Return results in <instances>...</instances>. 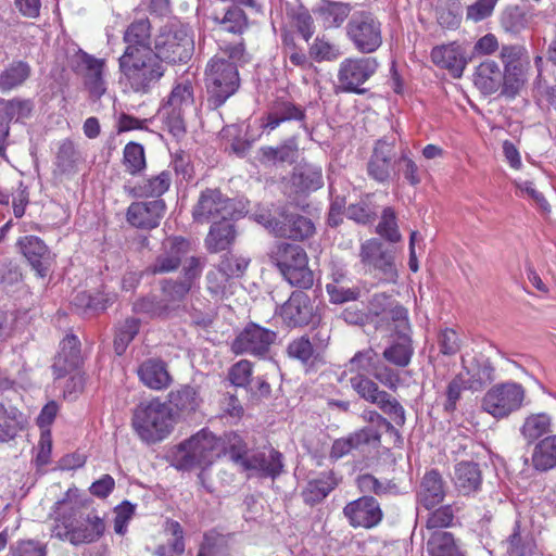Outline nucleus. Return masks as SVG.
Returning a JSON list of instances; mask_svg holds the SVG:
<instances>
[{"label": "nucleus", "instance_id": "nucleus-1", "mask_svg": "<svg viewBox=\"0 0 556 556\" xmlns=\"http://www.w3.org/2000/svg\"><path fill=\"white\" fill-rule=\"evenodd\" d=\"M250 54L244 42H226L219 45V52L205 67V86L210 108L222 106L240 87L239 67L249 63Z\"/></svg>", "mask_w": 556, "mask_h": 556}, {"label": "nucleus", "instance_id": "nucleus-2", "mask_svg": "<svg viewBox=\"0 0 556 556\" xmlns=\"http://www.w3.org/2000/svg\"><path fill=\"white\" fill-rule=\"evenodd\" d=\"M121 78L136 93H149L161 80L166 66L153 50H131L118 58Z\"/></svg>", "mask_w": 556, "mask_h": 556}, {"label": "nucleus", "instance_id": "nucleus-3", "mask_svg": "<svg viewBox=\"0 0 556 556\" xmlns=\"http://www.w3.org/2000/svg\"><path fill=\"white\" fill-rule=\"evenodd\" d=\"M175 424L173 408L160 397L142 401L132 410L131 427L139 439L148 444L165 440Z\"/></svg>", "mask_w": 556, "mask_h": 556}, {"label": "nucleus", "instance_id": "nucleus-4", "mask_svg": "<svg viewBox=\"0 0 556 556\" xmlns=\"http://www.w3.org/2000/svg\"><path fill=\"white\" fill-rule=\"evenodd\" d=\"M224 454H226V442L208 429L203 428L177 446L174 453V463L181 470H190L195 467L204 468Z\"/></svg>", "mask_w": 556, "mask_h": 556}, {"label": "nucleus", "instance_id": "nucleus-5", "mask_svg": "<svg viewBox=\"0 0 556 556\" xmlns=\"http://www.w3.org/2000/svg\"><path fill=\"white\" fill-rule=\"evenodd\" d=\"M193 104L194 87L192 81L187 78L177 80L160 109L164 124L175 137L185 134V115Z\"/></svg>", "mask_w": 556, "mask_h": 556}, {"label": "nucleus", "instance_id": "nucleus-6", "mask_svg": "<svg viewBox=\"0 0 556 556\" xmlns=\"http://www.w3.org/2000/svg\"><path fill=\"white\" fill-rule=\"evenodd\" d=\"M526 389L515 381L492 386L483 395L481 408L493 418L501 420L518 412L525 403Z\"/></svg>", "mask_w": 556, "mask_h": 556}, {"label": "nucleus", "instance_id": "nucleus-7", "mask_svg": "<svg viewBox=\"0 0 556 556\" xmlns=\"http://www.w3.org/2000/svg\"><path fill=\"white\" fill-rule=\"evenodd\" d=\"M193 51V37L185 26L164 29L154 40L153 52L163 64L187 63Z\"/></svg>", "mask_w": 556, "mask_h": 556}, {"label": "nucleus", "instance_id": "nucleus-8", "mask_svg": "<svg viewBox=\"0 0 556 556\" xmlns=\"http://www.w3.org/2000/svg\"><path fill=\"white\" fill-rule=\"evenodd\" d=\"M276 264L285 279L294 287L308 289L314 283V274L308 268L306 252L296 244H280L276 252Z\"/></svg>", "mask_w": 556, "mask_h": 556}, {"label": "nucleus", "instance_id": "nucleus-9", "mask_svg": "<svg viewBox=\"0 0 556 556\" xmlns=\"http://www.w3.org/2000/svg\"><path fill=\"white\" fill-rule=\"evenodd\" d=\"M346 36L357 51L372 53L382 43L381 23L371 12H354L346 25Z\"/></svg>", "mask_w": 556, "mask_h": 556}, {"label": "nucleus", "instance_id": "nucleus-10", "mask_svg": "<svg viewBox=\"0 0 556 556\" xmlns=\"http://www.w3.org/2000/svg\"><path fill=\"white\" fill-rule=\"evenodd\" d=\"M352 389L365 401L376 404L397 426L405 424V410L400 402L387 391L380 390L377 382L367 375H355L351 377Z\"/></svg>", "mask_w": 556, "mask_h": 556}, {"label": "nucleus", "instance_id": "nucleus-11", "mask_svg": "<svg viewBox=\"0 0 556 556\" xmlns=\"http://www.w3.org/2000/svg\"><path fill=\"white\" fill-rule=\"evenodd\" d=\"M236 214L235 203L219 189L206 188L192 207V218L199 224L217 223L232 219Z\"/></svg>", "mask_w": 556, "mask_h": 556}, {"label": "nucleus", "instance_id": "nucleus-12", "mask_svg": "<svg viewBox=\"0 0 556 556\" xmlns=\"http://www.w3.org/2000/svg\"><path fill=\"white\" fill-rule=\"evenodd\" d=\"M376 58H348L344 59L338 70L337 88L342 92L362 94L365 89L361 88L377 71Z\"/></svg>", "mask_w": 556, "mask_h": 556}, {"label": "nucleus", "instance_id": "nucleus-13", "mask_svg": "<svg viewBox=\"0 0 556 556\" xmlns=\"http://www.w3.org/2000/svg\"><path fill=\"white\" fill-rule=\"evenodd\" d=\"M501 59L504 63V91L514 96L527 81L530 67L528 50L519 45L504 46L501 50Z\"/></svg>", "mask_w": 556, "mask_h": 556}, {"label": "nucleus", "instance_id": "nucleus-14", "mask_svg": "<svg viewBox=\"0 0 556 556\" xmlns=\"http://www.w3.org/2000/svg\"><path fill=\"white\" fill-rule=\"evenodd\" d=\"M276 332L254 323L244 327L232 340L230 350L236 355L263 358L276 340Z\"/></svg>", "mask_w": 556, "mask_h": 556}, {"label": "nucleus", "instance_id": "nucleus-15", "mask_svg": "<svg viewBox=\"0 0 556 556\" xmlns=\"http://www.w3.org/2000/svg\"><path fill=\"white\" fill-rule=\"evenodd\" d=\"M51 538L74 545L76 527L79 522V504L67 493L64 498L54 503L52 510Z\"/></svg>", "mask_w": 556, "mask_h": 556}, {"label": "nucleus", "instance_id": "nucleus-16", "mask_svg": "<svg viewBox=\"0 0 556 556\" xmlns=\"http://www.w3.org/2000/svg\"><path fill=\"white\" fill-rule=\"evenodd\" d=\"M73 68L84 77L85 86L91 96L100 98L105 93L104 59H98L83 50H78L73 56Z\"/></svg>", "mask_w": 556, "mask_h": 556}, {"label": "nucleus", "instance_id": "nucleus-17", "mask_svg": "<svg viewBox=\"0 0 556 556\" xmlns=\"http://www.w3.org/2000/svg\"><path fill=\"white\" fill-rule=\"evenodd\" d=\"M395 137H384L376 141L367 163L368 176L380 182H388L396 165Z\"/></svg>", "mask_w": 556, "mask_h": 556}, {"label": "nucleus", "instance_id": "nucleus-18", "mask_svg": "<svg viewBox=\"0 0 556 556\" xmlns=\"http://www.w3.org/2000/svg\"><path fill=\"white\" fill-rule=\"evenodd\" d=\"M343 515L349 525L355 529H372L383 519V511L378 501L367 495L349 502L343 508Z\"/></svg>", "mask_w": 556, "mask_h": 556}, {"label": "nucleus", "instance_id": "nucleus-19", "mask_svg": "<svg viewBox=\"0 0 556 556\" xmlns=\"http://www.w3.org/2000/svg\"><path fill=\"white\" fill-rule=\"evenodd\" d=\"M190 243L181 237H169L162 243V249L154 262L148 267L153 275L173 273L181 264V260L188 254Z\"/></svg>", "mask_w": 556, "mask_h": 556}, {"label": "nucleus", "instance_id": "nucleus-20", "mask_svg": "<svg viewBox=\"0 0 556 556\" xmlns=\"http://www.w3.org/2000/svg\"><path fill=\"white\" fill-rule=\"evenodd\" d=\"M381 441L380 432L374 427H364L346 437L333 441L330 450V458L338 460L351 452L363 450L365 446L378 447Z\"/></svg>", "mask_w": 556, "mask_h": 556}, {"label": "nucleus", "instance_id": "nucleus-21", "mask_svg": "<svg viewBox=\"0 0 556 556\" xmlns=\"http://www.w3.org/2000/svg\"><path fill=\"white\" fill-rule=\"evenodd\" d=\"M276 236L293 240H303L313 235L315 227L309 218L293 213H283L279 218L264 223Z\"/></svg>", "mask_w": 556, "mask_h": 556}, {"label": "nucleus", "instance_id": "nucleus-22", "mask_svg": "<svg viewBox=\"0 0 556 556\" xmlns=\"http://www.w3.org/2000/svg\"><path fill=\"white\" fill-rule=\"evenodd\" d=\"M166 211L164 200L132 202L126 213L127 222L139 229H154L160 225Z\"/></svg>", "mask_w": 556, "mask_h": 556}, {"label": "nucleus", "instance_id": "nucleus-23", "mask_svg": "<svg viewBox=\"0 0 556 556\" xmlns=\"http://www.w3.org/2000/svg\"><path fill=\"white\" fill-rule=\"evenodd\" d=\"M250 260H239L236 268L229 266V261H220L217 267L206 275L207 290L216 299H224L230 293V279L241 277L247 270Z\"/></svg>", "mask_w": 556, "mask_h": 556}, {"label": "nucleus", "instance_id": "nucleus-24", "mask_svg": "<svg viewBox=\"0 0 556 556\" xmlns=\"http://www.w3.org/2000/svg\"><path fill=\"white\" fill-rule=\"evenodd\" d=\"M314 313L309 296L302 291L292 292L288 301L280 307V316L289 327L308 325L313 320Z\"/></svg>", "mask_w": 556, "mask_h": 556}, {"label": "nucleus", "instance_id": "nucleus-25", "mask_svg": "<svg viewBox=\"0 0 556 556\" xmlns=\"http://www.w3.org/2000/svg\"><path fill=\"white\" fill-rule=\"evenodd\" d=\"M136 372L139 381L152 391L166 390L173 383L167 363L157 357L142 361Z\"/></svg>", "mask_w": 556, "mask_h": 556}, {"label": "nucleus", "instance_id": "nucleus-26", "mask_svg": "<svg viewBox=\"0 0 556 556\" xmlns=\"http://www.w3.org/2000/svg\"><path fill=\"white\" fill-rule=\"evenodd\" d=\"M244 470L254 471L260 477L275 479L283 468L282 454L274 448H266L254 452L245 459H242Z\"/></svg>", "mask_w": 556, "mask_h": 556}, {"label": "nucleus", "instance_id": "nucleus-27", "mask_svg": "<svg viewBox=\"0 0 556 556\" xmlns=\"http://www.w3.org/2000/svg\"><path fill=\"white\" fill-rule=\"evenodd\" d=\"M80 343L76 336L67 334L60 343V351L52 365L55 378L60 379L77 369L81 364Z\"/></svg>", "mask_w": 556, "mask_h": 556}, {"label": "nucleus", "instance_id": "nucleus-28", "mask_svg": "<svg viewBox=\"0 0 556 556\" xmlns=\"http://www.w3.org/2000/svg\"><path fill=\"white\" fill-rule=\"evenodd\" d=\"M176 416H190L195 413L203 403L200 387L181 384L167 394L166 402Z\"/></svg>", "mask_w": 556, "mask_h": 556}, {"label": "nucleus", "instance_id": "nucleus-29", "mask_svg": "<svg viewBox=\"0 0 556 556\" xmlns=\"http://www.w3.org/2000/svg\"><path fill=\"white\" fill-rule=\"evenodd\" d=\"M432 62L454 77H462L467 65V59L462 46L456 42L434 47L431 51Z\"/></svg>", "mask_w": 556, "mask_h": 556}, {"label": "nucleus", "instance_id": "nucleus-30", "mask_svg": "<svg viewBox=\"0 0 556 556\" xmlns=\"http://www.w3.org/2000/svg\"><path fill=\"white\" fill-rule=\"evenodd\" d=\"M23 255L37 275L46 277L50 266V253L45 242L35 236H26L18 241Z\"/></svg>", "mask_w": 556, "mask_h": 556}, {"label": "nucleus", "instance_id": "nucleus-31", "mask_svg": "<svg viewBox=\"0 0 556 556\" xmlns=\"http://www.w3.org/2000/svg\"><path fill=\"white\" fill-rule=\"evenodd\" d=\"M305 113L301 106L290 100L279 98L271 103L262 126L271 131L285 122L303 121Z\"/></svg>", "mask_w": 556, "mask_h": 556}, {"label": "nucleus", "instance_id": "nucleus-32", "mask_svg": "<svg viewBox=\"0 0 556 556\" xmlns=\"http://www.w3.org/2000/svg\"><path fill=\"white\" fill-rule=\"evenodd\" d=\"M74 546L91 544L100 540L105 531V522L96 511L85 514L79 505V522L76 527Z\"/></svg>", "mask_w": 556, "mask_h": 556}, {"label": "nucleus", "instance_id": "nucleus-33", "mask_svg": "<svg viewBox=\"0 0 556 556\" xmlns=\"http://www.w3.org/2000/svg\"><path fill=\"white\" fill-rule=\"evenodd\" d=\"M494 367L489 359L473 358L469 364L463 359L465 383L468 390L477 392L494 380Z\"/></svg>", "mask_w": 556, "mask_h": 556}, {"label": "nucleus", "instance_id": "nucleus-34", "mask_svg": "<svg viewBox=\"0 0 556 556\" xmlns=\"http://www.w3.org/2000/svg\"><path fill=\"white\" fill-rule=\"evenodd\" d=\"M473 83L482 93L492 94L504 86L503 71L495 61L485 60L477 66Z\"/></svg>", "mask_w": 556, "mask_h": 556}, {"label": "nucleus", "instance_id": "nucleus-35", "mask_svg": "<svg viewBox=\"0 0 556 556\" xmlns=\"http://www.w3.org/2000/svg\"><path fill=\"white\" fill-rule=\"evenodd\" d=\"M454 483L463 495L478 492L482 484V473L479 465L473 462H460L455 466Z\"/></svg>", "mask_w": 556, "mask_h": 556}, {"label": "nucleus", "instance_id": "nucleus-36", "mask_svg": "<svg viewBox=\"0 0 556 556\" xmlns=\"http://www.w3.org/2000/svg\"><path fill=\"white\" fill-rule=\"evenodd\" d=\"M151 25L148 18H139L127 26L123 35L124 52L153 50L151 48Z\"/></svg>", "mask_w": 556, "mask_h": 556}, {"label": "nucleus", "instance_id": "nucleus-37", "mask_svg": "<svg viewBox=\"0 0 556 556\" xmlns=\"http://www.w3.org/2000/svg\"><path fill=\"white\" fill-rule=\"evenodd\" d=\"M507 556H535L538 547L532 534L521 529L520 521L516 520L513 531L505 541Z\"/></svg>", "mask_w": 556, "mask_h": 556}, {"label": "nucleus", "instance_id": "nucleus-38", "mask_svg": "<svg viewBox=\"0 0 556 556\" xmlns=\"http://www.w3.org/2000/svg\"><path fill=\"white\" fill-rule=\"evenodd\" d=\"M445 496L444 482L441 475L431 470L427 472L421 481L418 500L427 509L440 504Z\"/></svg>", "mask_w": 556, "mask_h": 556}, {"label": "nucleus", "instance_id": "nucleus-39", "mask_svg": "<svg viewBox=\"0 0 556 556\" xmlns=\"http://www.w3.org/2000/svg\"><path fill=\"white\" fill-rule=\"evenodd\" d=\"M236 230L231 219L212 224L205 238V247L211 253L227 250L235 241Z\"/></svg>", "mask_w": 556, "mask_h": 556}, {"label": "nucleus", "instance_id": "nucleus-40", "mask_svg": "<svg viewBox=\"0 0 556 556\" xmlns=\"http://www.w3.org/2000/svg\"><path fill=\"white\" fill-rule=\"evenodd\" d=\"M339 484V479L332 471L323 472L318 478L309 480L302 492L306 504L314 505L323 501Z\"/></svg>", "mask_w": 556, "mask_h": 556}, {"label": "nucleus", "instance_id": "nucleus-41", "mask_svg": "<svg viewBox=\"0 0 556 556\" xmlns=\"http://www.w3.org/2000/svg\"><path fill=\"white\" fill-rule=\"evenodd\" d=\"M172 185V174L168 170H162L157 175H152L138 181L131 189L137 198H160Z\"/></svg>", "mask_w": 556, "mask_h": 556}, {"label": "nucleus", "instance_id": "nucleus-42", "mask_svg": "<svg viewBox=\"0 0 556 556\" xmlns=\"http://www.w3.org/2000/svg\"><path fill=\"white\" fill-rule=\"evenodd\" d=\"M26 417L16 407L0 403V442L13 440L26 425Z\"/></svg>", "mask_w": 556, "mask_h": 556}, {"label": "nucleus", "instance_id": "nucleus-43", "mask_svg": "<svg viewBox=\"0 0 556 556\" xmlns=\"http://www.w3.org/2000/svg\"><path fill=\"white\" fill-rule=\"evenodd\" d=\"M531 463L539 471H547L556 467V434L542 439L534 446Z\"/></svg>", "mask_w": 556, "mask_h": 556}, {"label": "nucleus", "instance_id": "nucleus-44", "mask_svg": "<svg viewBox=\"0 0 556 556\" xmlns=\"http://www.w3.org/2000/svg\"><path fill=\"white\" fill-rule=\"evenodd\" d=\"M31 67L25 61H13L0 73V90L11 91L22 86L30 76Z\"/></svg>", "mask_w": 556, "mask_h": 556}, {"label": "nucleus", "instance_id": "nucleus-45", "mask_svg": "<svg viewBox=\"0 0 556 556\" xmlns=\"http://www.w3.org/2000/svg\"><path fill=\"white\" fill-rule=\"evenodd\" d=\"M429 556H464L459 551L452 533L433 531L427 539Z\"/></svg>", "mask_w": 556, "mask_h": 556}, {"label": "nucleus", "instance_id": "nucleus-46", "mask_svg": "<svg viewBox=\"0 0 556 556\" xmlns=\"http://www.w3.org/2000/svg\"><path fill=\"white\" fill-rule=\"evenodd\" d=\"M552 418L545 413L531 414L525 418L520 434L528 444L549 432Z\"/></svg>", "mask_w": 556, "mask_h": 556}, {"label": "nucleus", "instance_id": "nucleus-47", "mask_svg": "<svg viewBox=\"0 0 556 556\" xmlns=\"http://www.w3.org/2000/svg\"><path fill=\"white\" fill-rule=\"evenodd\" d=\"M413 353L410 339L407 336H401L397 341L384 349L382 356L397 367H406L410 363Z\"/></svg>", "mask_w": 556, "mask_h": 556}, {"label": "nucleus", "instance_id": "nucleus-48", "mask_svg": "<svg viewBox=\"0 0 556 556\" xmlns=\"http://www.w3.org/2000/svg\"><path fill=\"white\" fill-rule=\"evenodd\" d=\"M197 556H231L228 538L216 531L206 532Z\"/></svg>", "mask_w": 556, "mask_h": 556}, {"label": "nucleus", "instance_id": "nucleus-49", "mask_svg": "<svg viewBox=\"0 0 556 556\" xmlns=\"http://www.w3.org/2000/svg\"><path fill=\"white\" fill-rule=\"evenodd\" d=\"M350 11L348 3L328 2L320 7L319 14L326 28H337L343 24Z\"/></svg>", "mask_w": 556, "mask_h": 556}, {"label": "nucleus", "instance_id": "nucleus-50", "mask_svg": "<svg viewBox=\"0 0 556 556\" xmlns=\"http://www.w3.org/2000/svg\"><path fill=\"white\" fill-rule=\"evenodd\" d=\"M342 54L343 52L341 51L340 46L331 42L325 36L316 37L309 47V55L316 62L336 61Z\"/></svg>", "mask_w": 556, "mask_h": 556}, {"label": "nucleus", "instance_id": "nucleus-51", "mask_svg": "<svg viewBox=\"0 0 556 556\" xmlns=\"http://www.w3.org/2000/svg\"><path fill=\"white\" fill-rule=\"evenodd\" d=\"M357 488L363 493H374L378 496L396 493L397 486L390 480L381 481L370 473H364L356 479Z\"/></svg>", "mask_w": 556, "mask_h": 556}, {"label": "nucleus", "instance_id": "nucleus-52", "mask_svg": "<svg viewBox=\"0 0 556 556\" xmlns=\"http://www.w3.org/2000/svg\"><path fill=\"white\" fill-rule=\"evenodd\" d=\"M0 111L7 121H22L30 116L33 103L30 100L14 98L11 100L0 99Z\"/></svg>", "mask_w": 556, "mask_h": 556}, {"label": "nucleus", "instance_id": "nucleus-53", "mask_svg": "<svg viewBox=\"0 0 556 556\" xmlns=\"http://www.w3.org/2000/svg\"><path fill=\"white\" fill-rule=\"evenodd\" d=\"M377 357V352L371 348L358 351L349 361L348 370L350 372H355L356 375H367L368 372L372 374L375 366L379 363Z\"/></svg>", "mask_w": 556, "mask_h": 556}, {"label": "nucleus", "instance_id": "nucleus-54", "mask_svg": "<svg viewBox=\"0 0 556 556\" xmlns=\"http://www.w3.org/2000/svg\"><path fill=\"white\" fill-rule=\"evenodd\" d=\"M123 163L130 175L142 172L147 165L143 147L137 142H128L124 148Z\"/></svg>", "mask_w": 556, "mask_h": 556}, {"label": "nucleus", "instance_id": "nucleus-55", "mask_svg": "<svg viewBox=\"0 0 556 556\" xmlns=\"http://www.w3.org/2000/svg\"><path fill=\"white\" fill-rule=\"evenodd\" d=\"M139 320L137 318H127L122 323L116 331L114 349L118 355H122L128 344L134 340L139 331Z\"/></svg>", "mask_w": 556, "mask_h": 556}, {"label": "nucleus", "instance_id": "nucleus-56", "mask_svg": "<svg viewBox=\"0 0 556 556\" xmlns=\"http://www.w3.org/2000/svg\"><path fill=\"white\" fill-rule=\"evenodd\" d=\"M192 287L189 282L181 280H166L162 285V294L166 304H169V311L176 304L181 302L186 295L191 291Z\"/></svg>", "mask_w": 556, "mask_h": 556}, {"label": "nucleus", "instance_id": "nucleus-57", "mask_svg": "<svg viewBox=\"0 0 556 556\" xmlns=\"http://www.w3.org/2000/svg\"><path fill=\"white\" fill-rule=\"evenodd\" d=\"M454 514L452 505H444L431 511L426 522L428 538L433 531H442L441 529L452 526Z\"/></svg>", "mask_w": 556, "mask_h": 556}, {"label": "nucleus", "instance_id": "nucleus-58", "mask_svg": "<svg viewBox=\"0 0 556 556\" xmlns=\"http://www.w3.org/2000/svg\"><path fill=\"white\" fill-rule=\"evenodd\" d=\"M293 184L302 191L317 190L323 186L320 167H304L293 176Z\"/></svg>", "mask_w": 556, "mask_h": 556}, {"label": "nucleus", "instance_id": "nucleus-59", "mask_svg": "<svg viewBox=\"0 0 556 556\" xmlns=\"http://www.w3.org/2000/svg\"><path fill=\"white\" fill-rule=\"evenodd\" d=\"M409 154L410 153L407 149L401 150V154L397 157V162H396V165L399 166V170H397V173H395V175L401 173L404 176L405 180L410 186L415 187L421 182V176H420V172H419L417 164L410 157Z\"/></svg>", "mask_w": 556, "mask_h": 556}, {"label": "nucleus", "instance_id": "nucleus-60", "mask_svg": "<svg viewBox=\"0 0 556 556\" xmlns=\"http://www.w3.org/2000/svg\"><path fill=\"white\" fill-rule=\"evenodd\" d=\"M377 232L390 242H397L401 240V233L397 228L396 216L393 208L386 207L383 210L381 220L377 226Z\"/></svg>", "mask_w": 556, "mask_h": 556}, {"label": "nucleus", "instance_id": "nucleus-61", "mask_svg": "<svg viewBox=\"0 0 556 556\" xmlns=\"http://www.w3.org/2000/svg\"><path fill=\"white\" fill-rule=\"evenodd\" d=\"M220 27L232 34H241L247 28V16L243 10L238 7L229 8L222 20Z\"/></svg>", "mask_w": 556, "mask_h": 556}, {"label": "nucleus", "instance_id": "nucleus-62", "mask_svg": "<svg viewBox=\"0 0 556 556\" xmlns=\"http://www.w3.org/2000/svg\"><path fill=\"white\" fill-rule=\"evenodd\" d=\"M392 303L393 300L386 293H376L371 296L368 304V316L376 328H380L382 317L386 316Z\"/></svg>", "mask_w": 556, "mask_h": 556}, {"label": "nucleus", "instance_id": "nucleus-63", "mask_svg": "<svg viewBox=\"0 0 556 556\" xmlns=\"http://www.w3.org/2000/svg\"><path fill=\"white\" fill-rule=\"evenodd\" d=\"M391 324L394 325V330L397 332H403L408 327L407 309L394 301L386 316L382 317L380 328L390 327Z\"/></svg>", "mask_w": 556, "mask_h": 556}, {"label": "nucleus", "instance_id": "nucleus-64", "mask_svg": "<svg viewBox=\"0 0 556 556\" xmlns=\"http://www.w3.org/2000/svg\"><path fill=\"white\" fill-rule=\"evenodd\" d=\"M253 364L248 359H241L233 364L228 372L230 382L240 388H247L252 378Z\"/></svg>", "mask_w": 556, "mask_h": 556}]
</instances>
